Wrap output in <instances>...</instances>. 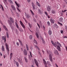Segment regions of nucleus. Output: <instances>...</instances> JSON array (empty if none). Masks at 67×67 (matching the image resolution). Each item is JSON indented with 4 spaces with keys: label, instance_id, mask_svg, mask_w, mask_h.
Listing matches in <instances>:
<instances>
[{
    "label": "nucleus",
    "instance_id": "nucleus-1",
    "mask_svg": "<svg viewBox=\"0 0 67 67\" xmlns=\"http://www.w3.org/2000/svg\"><path fill=\"white\" fill-rule=\"evenodd\" d=\"M47 53L48 54H49V59L50 60L51 62L52 63H53V59H52V53L51 52V51H49V52H47Z\"/></svg>",
    "mask_w": 67,
    "mask_h": 67
},
{
    "label": "nucleus",
    "instance_id": "nucleus-2",
    "mask_svg": "<svg viewBox=\"0 0 67 67\" xmlns=\"http://www.w3.org/2000/svg\"><path fill=\"white\" fill-rule=\"evenodd\" d=\"M51 42L53 45L55 46V47H56L57 46V49H58L59 51L60 52V47L59 46L57 45L56 46V45H55V44L54 43V42H53V41H51Z\"/></svg>",
    "mask_w": 67,
    "mask_h": 67
},
{
    "label": "nucleus",
    "instance_id": "nucleus-3",
    "mask_svg": "<svg viewBox=\"0 0 67 67\" xmlns=\"http://www.w3.org/2000/svg\"><path fill=\"white\" fill-rule=\"evenodd\" d=\"M20 22L21 25L23 28V29H25V26H24V25L23 24V23H22L21 21H20Z\"/></svg>",
    "mask_w": 67,
    "mask_h": 67
},
{
    "label": "nucleus",
    "instance_id": "nucleus-4",
    "mask_svg": "<svg viewBox=\"0 0 67 67\" xmlns=\"http://www.w3.org/2000/svg\"><path fill=\"white\" fill-rule=\"evenodd\" d=\"M11 8L13 10H14V11H15L16 10V8H15V6H14L13 5H11Z\"/></svg>",
    "mask_w": 67,
    "mask_h": 67
},
{
    "label": "nucleus",
    "instance_id": "nucleus-5",
    "mask_svg": "<svg viewBox=\"0 0 67 67\" xmlns=\"http://www.w3.org/2000/svg\"><path fill=\"white\" fill-rule=\"evenodd\" d=\"M23 54L25 55H27V52L26 49H24V51Z\"/></svg>",
    "mask_w": 67,
    "mask_h": 67
},
{
    "label": "nucleus",
    "instance_id": "nucleus-6",
    "mask_svg": "<svg viewBox=\"0 0 67 67\" xmlns=\"http://www.w3.org/2000/svg\"><path fill=\"white\" fill-rule=\"evenodd\" d=\"M5 45L6 46V49L8 52V53H9V47H8V44L7 43H5Z\"/></svg>",
    "mask_w": 67,
    "mask_h": 67
},
{
    "label": "nucleus",
    "instance_id": "nucleus-7",
    "mask_svg": "<svg viewBox=\"0 0 67 67\" xmlns=\"http://www.w3.org/2000/svg\"><path fill=\"white\" fill-rule=\"evenodd\" d=\"M51 10V6H48L47 7V11H49Z\"/></svg>",
    "mask_w": 67,
    "mask_h": 67
},
{
    "label": "nucleus",
    "instance_id": "nucleus-8",
    "mask_svg": "<svg viewBox=\"0 0 67 67\" xmlns=\"http://www.w3.org/2000/svg\"><path fill=\"white\" fill-rule=\"evenodd\" d=\"M15 24L16 25V26L17 29H18L20 31H21V30H22L21 29H20V28H19V26H18V24L16 22H15Z\"/></svg>",
    "mask_w": 67,
    "mask_h": 67
},
{
    "label": "nucleus",
    "instance_id": "nucleus-9",
    "mask_svg": "<svg viewBox=\"0 0 67 67\" xmlns=\"http://www.w3.org/2000/svg\"><path fill=\"white\" fill-rule=\"evenodd\" d=\"M2 39L3 40H4V43H6V37H5V36L4 37V36H3L2 37Z\"/></svg>",
    "mask_w": 67,
    "mask_h": 67
},
{
    "label": "nucleus",
    "instance_id": "nucleus-10",
    "mask_svg": "<svg viewBox=\"0 0 67 67\" xmlns=\"http://www.w3.org/2000/svg\"><path fill=\"white\" fill-rule=\"evenodd\" d=\"M34 60L35 61V63L36 64V65L37 67H38V63L37 62V61L35 59H34Z\"/></svg>",
    "mask_w": 67,
    "mask_h": 67
},
{
    "label": "nucleus",
    "instance_id": "nucleus-11",
    "mask_svg": "<svg viewBox=\"0 0 67 67\" xmlns=\"http://www.w3.org/2000/svg\"><path fill=\"white\" fill-rule=\"evenodd\" d=\"M50 20L51 22V23H53V24L54 23V21L55 20L53 19V18H51V19H50Z\"/></svg>",
    "mask_w": 67,
    "mask_h": 67
},
{
    "label": "nucleus",
    "instance_id": "nucleus-12",
    "mask_svg": "<svg viewBox=\"0 0 67 67\" xmlns=\"http://www.w3.org/2000/svg\"><path fill=\"white\" fill-rule=\"evenodd\" d=\"M3 27L4 30H5V31H8V29H7V27H6V26H5V25H3Z\"/></svg>",
    "mask_w": 67,
    "mask_h": 67
},
{
    "label": "nucleus",
    "instance_id": "nucleus-13",
    "mask_svg": "<svg viewBox=\"0 0 67 67\" xmlns=\"http://www.w3.org/2000/svg\"><path fill=\"white\" fill-rule=\"evenodd\" d=\"M18 40L19 41V42L20 43V45H21V46H23V43H22V41H21L20 40V39H18Z\"/></svg>",
    "mask_w": 67,
    "mask_h": 67
},
{
    "label": "nucleus",
    "instance_id": "nucleus-14",
    "mask_svg": "<svg viewBox=\"0 0 67 67\" xmlns=\"http://www.w3.org/2000/svg\"><path fill=\"white\" fill-rule=\"evenodd\" d=\"M10 20V21L11 22L13 23H14V21H13V19H12V18L11 17H10L9 18Z\"/></svg>",
    "mask_w": 67,
    "mask_h": 67
},
{
    "label": "nucleus",
    "instance_id": "nucleus-15",
    "mask_svg": "<svg viewBox=\"0 0 67 67\" xmlns=\"http://www.w3.org/2000/svg\"><path fill=\"white\" fill-rule=\"evenodd\" d=\"M32 6L33 9L34 10L35 9V5H34V4L33 2L32 3Z\"/></svg>",
    "mask_w": 67,
    "mask_h": 67
},
{
    "label": "nucleus",
    "instance_id": "nucleus-16",
    "mask_svg": "<svg viewBox=\"0 0 67 67\" xmlns=\"http://www.w3.org/2000/svg\"><path fill=\"white\" fill-rule=\"evenodd\" d=\"M57 44L59 46H60V47H62V45L61 44H60L59 43L58 41L57 42Z\"/></svg>",
    "mask_w": 67,
    "mask_h": 67
},
{
    "label": "nucleus",
    "instance_id": "nucleus-17",
    "mask_svg": "<svg viewBox=\"0 0 67 67\" xmlns=\"http://www.w3.org/2000/svg\"><path fill=\"white\" fill-rule=\"evenodd\" d=\"M54 54H57V55H58V51L57 50H55L54 51Z\"/></svg>",
    "mask_w": 67,
    "mask_h": 67
},
{
    "label": "nucleus",
    "instance_id": "nucleus-18",
    "mask_svg": "<svg viewBox=\"0 0 67 67\" xmlns=\"http://www.w3.org/2000/svg\"><path fill=\"white\" fill-rule=\"evenodd\" d=\"M17 59L19 62L21 64V63H22V60H21L20 59H19L18 58Z\"/></svg>",
    "mask_w": 67,
    "mask_h": 67
},
{
    "label": "nucleus",
    "instance_id": "nucleus-19",
    "mask_svg": "<svg viewBox=\"0 0 67 67\" xmlns=\"http://www.w3.org/2000/svg\"><path fill=\"white\" fill-rule=\"evenodd\" d=\"M15 2L16 5H17V6L18 7V8H19V6L20 5H19V4L18 3H17V2H16V1H15Z\"/></svg>",
    "mask_w": 67,
    "mask_h": 67
},
{
    "label": "nucleus",
    "instance_id": "nucleus-20",
    "mask_svg": "<svg viewBox=\"0 0 67 67\" xmlns=\"http://www.w3.org/2000/svg\"><path fill=\"white\" fill-rule=\"evenodd\" d=\"M2 51H4V48L3 46H2Z\"/></svg>",
    "mask_w": 67,
    "mask_h": 67
},
{
    "label": "nucleus",
    "instance_id": "nucleus-21",
    "mask_svg": "<svg viewBox=\"0 0 67 67\" xmlns=\"http://www.w3.org/2000/svg\"><path fill=\"white\" fill-rule=\"evenodd\" d=\"M36 4L38 6V7H41V5L40 4V3H39L38 2H36Z\"/></svg>",
    "mask_w": 67,
    "mask_h": 67
},
{
    "label": "nucleus",
    "instance_id": "nucleus-22",
    "mask_svg": "<svg viewBox=\"0 0 67 67\" xmlns=\"http://www.w3.org/2000/svg\"><path fill=\"white\" fill-rule=\"evenodd\" d=\"M26 16H27V18H30V17H31L29 14H26Z\"/></svg>",
    "mask_w": 67,
    "mask_h": 67
},
{
    "label": "nucleus",
    "instance_id": "nucleus-23",
    "mask_svg": "<svg viewBox=\"0 0 67 67\" xmlns=\"http://www.w3.org/2000/svg\"><path fill=\"white\" fill-rule=\"evenodd\" d=\"M8 1L10 3H12V4H13V3L12 2V1L11 0H8Z\"/></svg>",
    "mask_w": 67,
    "mask_h": 67
},
{
    "label": "nucleus",
    "instance_id": "nucleus-24",
    "mask_svg": "<svg viewBox=\"0 0 67 67\" xmlns=\"http://www.w3.org/2000/svg\"><path fill=\"white\" fill-rule=\"evenodd\" d=\"M1 7L3 10L4 11V9H3V6H2V5L0 4V8H1Z\"/></svg>",
    "mask_w": 67,
    "mask_h": 67
},
{
    "label": "nucleus",
    "instance_id": "nucleus-25",
    "mask_svg": "<svg viewBox=\"0 0 67 67\" xmlns=\"http://www.w3.org/2000/svg\"><path fill=\"white\" fill-rule=\"evenodd\" d=\"M16 65L18 67H19V62H16Z\"/></svg>",
    "mask_w": 67,
    "mask_h": 67
},
{
    "label": "nucleus",
    "instance_id": "nucleus-26",
    "mask_svg": "<svg viewBox=\"0 0 67 67\" xmlns=\"http://www.w3.org/2000/svg\"><path fill=\"white\" fill-rule=\"evenodd\" d=\"M52 12L53 14H55V11L54 10H52Z\"/></svg>",
    "mask_w": 67,
    "mask_h": 67
},
{
    "label": "nucleus",
    "instance_id": "nucleus-27",
    "mask_svg": "<svg viewBox=\"0 0 67 67\" xmlns=\"http://www.w3.org/2000/svg\"><path fill=\"white\" fill-rule=\"evenodd\" d=\"M26 47L27 51H29V46L27 44H26Z\"/></svg>",
    "mask_w": 67,
    "mask_h": 67
},
{
    "label": "nucleus",
    "instance_id": "nucleus-28",
    "mask_svg": "<svg viewBox=\"0 0 67 67\" xmlns=\"http://www.w3.org/2000/svg\"><path fill=\"white\" fill-rule=\"evenodd\" d=\"M35 47L36 48H37V49L39 51H40V48H39L36 45H35Z\"/></svg>",
    "mask_w": 67,
    "mask_h": 67
},
{
    "label": "nucleus",
    "instance_id": "nucleus-29",
    "mask_svg": "<svg viewBox=\"0 0 67 67\" xmlns=\"http://www.w3.org/2000/svg\"><path fill=\"white\" fill-rule=\"evenodd\" d=\"M8 21L9 24H10L11 26V25H12V23H11V22H10V20H8Z\"/></svg>",
    "mask_w": 67,
    "mask_h": 67
},
{
    "label": "nucleus",
    "instance_id": "nucleus-30",
    "mask_svg": "<svg viewBox=\"0 0 67 67\" xmlns=\"http://www.w3.org/2000/svg\"><path fill=\"white\" fill-rule=\"evenodd\" d=\"M12 53H11L10 55V59H11L12 57Z\"/></svg>",
    "mask_w": 67,
    "mask_h": 67
},
{
    "label": "nucleus",
    "instance_id": "nucleus-31",
    "mask_svg": "<svg viewBox=\"0 0 67 67\" xmlns=\"http://www.w3.org/2000/svg\"><path fill=\"white\" fill-rule=\"evenodd\" d=\"M6 35L7 37V38H9V34L8 33V32H6Z\"/></svg>",
    "mask_w": 67,
    "mask_h": 67
},
{
    "label": "nucleus",
    "instance_id": "nucleus-32",
    "mask_svg": "<svg viewBox=\"0 0 67 67\" xmlns=\"http://www.w3.org/2000/svg\"><path fill=\"white\" fill-rule=\"evenodd\" d=\"M63 18H61L59 19V21L60 22H62L63 21Z\"/></svg>",
    "mask_w": 67,
    "mask_h": 67
},
{
    "label": "nucleus",
    "instance_id": "nucleus-33",
    "mask_svg": "<svg viewBox=\"0 0 67 67\" xmlns=\"http://www.w3.org/2000/svg\"><path fill=\"white\" fill-rule=\"evenodd\" d=\"M48 33L49 35H51V34H52V31L51 30H49V31Z\"/></svg>",
    "mask_w": 67,
    "mask_h": 67
},
{
    "label": "nucleus",
    "instance_id": "nucleus-34",
    "mask_svg": "<svg viewBox=\"0 0 67 67\" xmlns=\"http://www.w3.org/2000/svg\"><path fill=\"white\" fill-rule=\"evenodd\" d=\"M35 34L36 36L37 37V38H38L39 37L38 36V34L36 32Z\"/></svg>",
    "mask_w": 67,
    "mask_h": 67
},
{
    "label": "nucleus",
    "instance_id": "nucleus-35",
    "mask_svg": "<svg viewBox=\"0 0 67 67\" xmlns=\"http://www.w3.org/2000/svg\"><path fill=\"white\" fill-rule=\"evenodd\" d=\"M43 61L44 64L45 65H46V61H45V59H43Z\"/></svg>",
    "mask_w": 67,
    "mask_h": 67
},
{
    "label": "nucleus",
    "instance_id": "nucleus-36",
    "mask_svg": "<svg viewBox=\"0 0 67 67\" xmlns=\"http://www.w3.org/2000/svg\"><path fill=\"white\" fill-rule=\"evenodd\" d=\"M34 42L35 43H36V44H37V42H36V41L35 40V39H34Z\"/></svg>",
    "mask_w": 67,
    "mask_h": 67
},
{
    "label": "nucleus",
    "instance_id": "nucleus-37",
    "mask_svg": "<svg viewBox=\"0 0 67 67\" xmlns=\"http://www.w3.org/2000/svg\"><path fill=\"white\" fill-rule=\"evenodd\" d=\"M47 25H48V26H50V23H49V22L48 21L47 22Z\"/></svg>",
    "mask_w": 67,
    "mask_h": 67
},
{
    "label": "nucleus",
    "instance_id": "nucleus-38",
    "mask_svg": "<svg viewBox=\"0 0 67 67\" xmlns=\"http://www.w3.org/2000/svg\"><path fill=\"white\" fill-rule=\"evenodd\" d=\"M16 9L19 12H21L20 9H19V8H18V7H16Z\"/></svg>",
    "mask_w": 67,
    "mask_h": 67
},
{
    "label": "nucleus",
    "instance_id": "nucleus-39",
    "mask_svg": "<svg viewBox=\"0 0 67 67\" xmlns=\"http://www.w3.org/2000/svg\"><path fill=\"white\" fill-rule=\"evenodd\" d=\"M29 38L30 40L32 39V35H30L29 37Z\"/></svg>",
    "mask_w": 67,
    "mask_h": 67
},
{
    "label": "nucleus",
    "instance_id": "nucleus-40",
    "mask_svg": "<svg viewBox=\"0 0 67 67\" xmlns=\"http://www.w3.org/2000/svg\"><path fill=\"white\" fill-rule=\"evenodd\" d=\"M28 24L29 26L31 28V27L32 26H31V24H30V23H28Z\"/></svg>",
    "mask_w": 67,
    "mask_h": 67
},
{
    "label": "nucleus",
    "instance_id": "nucleus-41",
    "mask_svg": "<svg viewBox=\"0 0 67 67\" xmlns=\"http://www.w3.org/2000/svg\"><path fill=\"white\" fill-rule=\"evenodd\" d=\"M30 11L31 12V13L33 15H34V13H33V12L32 10H30Z\"/></svg>",
    "mask_w": 67,
    "mask_h": 67
},
{
    "label": "nucleus",
    "instance_id": "nucleus-42",
    "mask_svg": "<svg viewBox=\"0 0 67 67\" xmlns=\"http://www.w3.org/2000/svg\"><path fill=\"white\" fill-rule=\"evenodd\" d=\"M25 61L26 62V63H27V59L26 58H25Z\"/></svg>",
    "mask_w": 67,
    "mask_h": 67
},
{
    "label": "nucleus",
    "instance_id": "nucleus-43",
    "mask_svg": "<svg viewBox=\"0 0 67 67\" xmlns=\"http://www.w3.org/2000/svg\"><path fill=\"white\" fill-rule=\"evenodd\" d=\"M58 23L59 24H60V25H61V26H62V25H63V24L60 23V22H58Z\"/></svg>",
    "mask_w": 67,
    "mask_h": 67
},
{
    "label": "nucleus",
    "instance_id": "nucleus-44",
    "mask_svg": "<svg viewBox=\"0 0 67 67\" xmlns=\"http://www.w3.org/2000/svg\"><path fill=\"white\" fill-rule=\"evenodd\" d=\"M38 11L39 13H42V12H41V11L40 10L38 9Z\"/></svg>",
    "mask_w": 67,
    "mask_h": 67
},
{
    "label": "nucleus",
    "instance_id": "nucleus-45",
    "mask_svg": "<svg viewBox=\"0 0 67 67\" xmlns=\"http://www.w3.org/2000/svg\"><path fill=\"white\" fill-rule=\"evenodd\" d=\"M47 64L48 65H51V63L48 61L47 62Z\"/></svg>",
    "mask_w": 67,
    "mask_h": 67
},
{
    "label": "nucleus",
    "instance_id": "nucleus-46",
    "mask_svg": "<svg viewBox=\"0 0 67 67\" xmlns=\"http://www.w3.org/2000/svg\"><path fill=\"white\" fill-rule=\"evenodd\" d=\"M42 41L43 43H45V41L43 39H42Z\"/></svg>",
    "mask_w": 67,
    "mask_h": 67
},
{
    "label": "nucleus",
    "instance_id": "nucleus-47",
    "mask_svg": "<svg viewBox=\"0 0 67 67\" xmlns=\"http://www.w3.org/2000/svg\"><path fill=\"white\" fill-rule=\"evenodd\" d=\"M44 12L46 15H48V13H47L45 12Z\"/></svg>",
    "mask_w": 67,
    "mask_h": 67
},
{
    "label": "nucleus",
    "instance_id": "nucleus-48",
    "mask_svg": "<svg viewBox=\"0 0 67 67\" xmlns=\"http://www.w3.org/2000/svg\"><path fill=\"white\" fill-rule=\"evenodd\" d=\"M37 24L38 26L39 27V29H40V25H39L38 24V23H37Z\"/></svg>",
    "mask_w": 67,
    "mask_h": 67
},
{
    "label": "nucleus",
    "instance_id": "nucleus-49",
    "mask_svg": "<svg viewBox=\"0 0 67 67\" xmlns=\"http://www.w3.org/2000/svg\"><path fill=\"white\" fill-rule=\"evenodd\" d=\"M16 44L17 45H18V46H19V42H17Z\"/></svg>",
    "mask_w": 67,
    "mask_h": 67
},
{
    "label": "nucleus",
    "instance_id": "nucleus-50",
    "mask_svg": "<svg viewBox=\"0 0 67 67\" xmlns=\"http://www.w3.org/2000/svg\"><path fill=\"white\" fill-rule=\"evenodd\" d=\"M30 56H31V57H32V53H31V52L30 51Z\"/></svg>",
    "mask_w": 67,
    "mask_h": 67
},
{
    "label": "nucleus",
    "instance_id": "nucleus-51",
    "mask_svg": "<svg viewBox=\"0 0 67 67\" xmlns=\"http://www.w3.org/2000/svg\"><path fill=\"white\" fill-rule=\"evenodd\" d=\"M63 38H67V36H64L63 37Z\"/></svg>",
    "mask_w": 67,
    "mask_h": 67
},
{
    "label": "nucleus",
    "instance_id": "nucleus-52",
    "mask_svg": "<svg viewBox=\"0 0 67 67\" xmlns=\"http://www.w3.org/2000/svg\"><path fill=\"white\" fill-rule=\"evenodd\" d=\"M60 32H61V33H62V34L63 33V31L61 30L60 31Z\"/></svg>",
    "mask_w": 67,
    "mask_h": 67
},
{
    "label": "nucleus",
    "instance_id": "nucleus-53",
    "mask_svg": "<svg viewBox=\"0 0 67 67\" xmlns=\"http://www.w3.org/2000/svg\"><path fill=\"white\" fill-rule=\"evenodd\" d=\"M30 48L31 50H33V48H32V47H30Z\"/></svg>",
    "mask_w": 67,
    "mask_h": 67
},
{
    "label": "nucleus",
    "instance_id": "nucleus-54",
    "mask_svg": "<svg viewBox=\"0 0 67 67\" xmlns=\"http://www.w3.org/2000/svg\"><path fill=\"white\" fill-rule=\"evenodd\" d=\"M24 20H25V21L26 22V23H27V21H26V20H25V18L24 19Z\"/></svg>",
    "mask_w": 67,
    "mask_h": 67
},
{
    "label": "nucleus",
    "instance_id": "nucleus-55",
    "mask_svg": "<svg viewBox=\"0 0 67 67\" xmlns=\"http://www.w3.org/2000/svg\"><path fill=\"white\" fill-rule=\"evenodd\" d=\"M28 2H30L31 1V0H27Z\"/></svg>",
    "mask_w": 67,
    "mask_h": 67
},
{
    "label": "nucleus",
    "instance_id": "nucleus-56",
    "mask_svg": "<svg viewBox=\"0 0 67 67\" xmlns=\"http://www.w3.org/2000/svg\"><path fill=\"white\" fill-rule=\"evenodd\" d=\"M0 54L1 56H2V53H1V52L0 53Z\"/></svg>",
    "mask_w": 67,
    "mask_h": 67
},
{
    "label": "nucleus",
    "instance_id": "nucleus-57",
    "mask_svg": "<svg viewBox=\"0 0 67 67\" xmlns=\"http://www.w3.org/2000/svg\"><path fill=\"white\" fill-rule=\"evenodd\" d=\"M66 11H67V10H64V12H66Z\"/></svg>",
    "mask_w": 67,
    "mask_h": 67
},
{
    "label": "nucleus",
    "instance_id": "nucleus-58",
    "mask_svg": "<svg viewBox=\"0 0 67 67\" xmlns=\"http://www.w3.org/2000/svg\"><path fill=\"white\" fill-rule=\"evenodd\" d=\"M38 53L39 54H41V53H40V51L38 52Z\"/></svg>",
    "mask_w": 67,
    "mask_h": 67
},
{
    "label": "nucleus",
    "instance_id": "nucleus-59",
    "mask_svg": "<svg viewBox=\"0 0 67 67\" xmlns=\"http://www.w3.org/2000/svg\"><path fill=\"white\" fill-rule=\"evenodd\" d=\"M42 52H43V54H44V51H43V50H42Z\"/></svg>",
    "mask_w": 67,
    "mask_h": 67
},
{
    "label": "nucleus",
    "instance_id": "nucleus-60",
    "mask_svg": "<svg viewBox=\"0 0 67 67\" xmlns=\"http://www.w3.org/2000/svg\"><path fill=\"white\" fill-rule=\"evenodd\" d=\"M47 16L48 17V18H50V17L48 15H47Z\"/></svg>",
    "mask_w": 67,
    "mask_h": 67
},
{
    "label": "nucleus",
    "instance_id": "nucleus-61",
    "mask_svg": "<svg viewBox=\"0 0 67 67\" xmlns=\"http://www.w3.org/2000/svg\"><path fill=\"white\" fill-rule=\"evenodd\" d=\"M65 29H66V30H67V27L66 26H65Z\"/></svg>",
    "mask_w": 67,
    "mask_h": 67
},
{
    "label": "nucleus",
    "instance_id": "nucleus-62",
    "mask_svg": "<svg viewBox=\"0 0 67 67\" xmlns=\"http://www.w3.org/2000/svg\"><path fill=\"white\" fill-rule=\"evenodd\" d=\"M31 67H34V66H33V65H32L31 66Z\"/></svg>",
    "mask_w": 67,
    "mask_h": 67
},
{
    "label": "nucleus",
    "instance_id": "nucleus-63",
    "mask_svg": "<svg viewBox=\"0 0 67 67\" xmlns=\"http://www.w3.org/2000/svg\"><path fill=\"white\" fill-rule=\"evenodd\" d=\"M4 58H5V55H4Z\"/></svg>",
    "mask_w": 67,
    "mask_h": 67
},
{
    "label": "nucleus",
    "instance_id": "nucleus-64",
    "mask_svg": "<svg viewBox=\"0 0 67 67\" xmlns=\"http://www.w3.org/2000/svg\"><path fill=\"white\" fill-rule=\"evenodd\" d=\"M0 66H2V64H0Z\"/></svg>",
    "mask_w": 67,
    "mask_h": 67
}]
</instances>
